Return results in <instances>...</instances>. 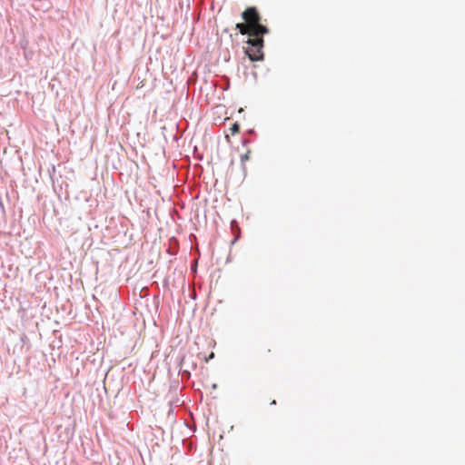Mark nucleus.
I'll use <instances>...</instances> for the list:
<instances>
[{
    "instance_id": "nucleus-4",
    "label": "nucleus",
    "mask_w": 465,
    "mask_h": 465,
    "mask_svg": "<svg viewBox=\"0 0 465 465\" xmlns=\"http://www.w3.org/2000/svg\"><path fill=\"white\" fill-rule=\"evenodd\" d=\"M236 29L242 34V35H250V25H247L243 23H238L236 25Z\"/></svg>"
},
{
    "instance_id": "nucleus-5",
    "label": "nucleus",
    "mask_w": 465,
    "mask_h": 465,
    "mask_svg": "<svg viewBox=\"0 0 465 465\" xmlns=\"http://www.w3.org/2000/svg\"><path fill=\"white\" fill-rule=\"evenodd\" d=\"M240 130V124L238 123H234L231 127L232 134H235Z\"/></svg>"
},
{
    "instance_id": "nucleus-6",
    "label": "nucleus",
    "mask_w": 465,
    "mask_h": 465,
    "mask_svg": "<svg viewBox=\"0 0 465 465\" xmlns=\"http://www.w3.org/2000/svg\"><path fill=\"white\" fill-rule=\"evenodd\" d=\"M231 228H232L233 232H235L236 230H239L238 223H237V222L235 220H232L231 222Z\"/></svg>"
},
{
    "instance_id": "nucleus-2",
    "label": "nucleus",
    "mask_w": 465,
    "mask_h": 465,
    "mask_svg": "<svg viewBox=\"0 0 465 465\" xmlns=\"http://www.w3.org/2000/svg\"><path fill=\"white\" fill-rule=\"evenodd\" d=\"M268 32V28L260 24V21L250 24V35L262 37V35Z\"/></svg>"
},
{
    "instance_id": "nucleus-8",
    "label": "nucleus",
    "mask_w": 465,
    "mask_h": 465,
    "mask_svg": "<svg viewBox=\"0 0 465 465\" xmlns=\"http://www.w3.org/2000/svg\"><path fill=\"white\" fill-rule=\"evenodd\" d=\"M271 404H272V405H275V404H276V401H272L271 402Z\"/></svg>"
},
{
    "instance_id": "nucleus-1",
    "label": "nucleus",
    "mask_w": 465,
    "mask_h": 465,
    "mask_svg": "<svg viewBox=\"0 0 465 465\" xmlns=\"http://www.w3.org/2000/svg\"><path fill=\"white\" fill-rule=\"evenodd\" d=\"M263 43V38L259 36H253V38L247 40L249 47L246 50V54L251 61L256 62L263 60V54L262 52Z\"/></svg>"
},
{
    "instance_id": "nucleus-7",
    "label": "nucleus",
    "mask_w": 465,
    "mask_h": 465,
    "mask_svg": "<svg viewBox=\"0 0 465 465\" xmlns=\"http://www.w3.org/2000/svg\"><path fill=\"white\" fill-rule=\"evenodd\" d=\"M249 159L248 153L242 154L241 156L242 162L247 161Z\"/></svg>"
},
{
    "instance_id": "nucleus-3",
    "label": "nucleus",
    "mask_w": 465,
    "mask_h": 465,
    "mask_svg": "<svg viewBox=\"0 0 465 465\" xmlns=\"http://www.w3.org/2000/svg\"><path fill=\"white\" fill-rule=\"evenodd\" d=\"M242 17L245 21L252 20L253 22L260 21L261 17L255 7H248L242 14Z\"/></svg>"
}]
</instances>
